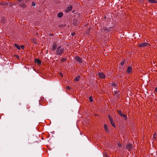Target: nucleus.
<instances>
[{
	"instance_id": "aec40b11",
	"label": "nucleus",
	"mask_w": 157,
	"mask_h": 157,
	"mask_svg": "<svg viewBox=\"0 0 157 157\" xmlns=\"http://www.w3.org/2000/svg\"><path fill=\"white\" fill-rule=\"evenodd\" d=\"M66 60V59L65 58H63L61 59V62H64Z\"/></svg>"
},
{
	"instance_id": "9b49d317",
	"label": "nucleus",
	"mask_w": 157,
	"mask_h": 157,
	"mask_svg": "<svg viewBox=\"0 0 157 157\" xmlns=\"http://www.w3.org/2000/svg\"><path fill=\"white\" fill-rule=\"evenodd\" d=\"M19 5L23 7H26V5L23 2H21L20 4Z\"/></svg>"
},
{
	"instance_id": "dca6fc26",
	"label": "nucleus",
	"mask_w": 157,
	"mask_h": 157,
	"mask_svg": "<svg viewBox=\"0 0 157 157\" xmlns=\"http://www.w3.org/2000/svg\"><path fill=\"white\" fill-rule=\"evenodd\" d=\"M14 46L16 48H17L19 50L20 49V47L18 44H15Z\"/></svg>"
},
{
	"instance_id": "7ed1b4c3",
	"label": "nucleus",
	"mask_w": 157,
	"mask_h": 157,
	"mask_svg": "<svg viewBox=\"0 0 157 157\" xmlns=\"http://www.w3.org/2000/svg\"><path fill=\"white\" fill-rule=\"evenodd\" d=\"M98 75L101 78H104L105 77V75L102 72H100L98 73Z\"/></svg>"
},
{
	"instance_id": "423d86ee",
	"label": "nucleus",
	"mask_w": 157,
	"mask_h": 157,
	"mask_svg": "<svg viewBox=\"0 0 157 157\" xmlns=\"http://www.w3.org/2000/svg\"><path fill=\"white\" fill-rule=\"evenodd\" d=\"M127 73L130 74L132 73V68L131 67H128L127 70Z\"/></svg>"
},
{
	"instance_id": "6ab92c4d",
	"label": "nucleus",
	"mask_w": 157,
	"mask_h": 157,
	"mask_svg": "<svg viewBox=\"0 0 157 157\" xmlns=\"http://www.w3.org/2000/svg\"><path fill=\"white\" fill-rule=\"evenodd\" d=\"M92 97H90L89 98V99L90 102H92L93 101V100H92Z\"/></svg>"
},
{
	"instance_id": "a878e982",
	"label": "nucleus",
	"mask_w": 157,
	"mask_h": 157,
	"mask_svg": "<svg viewBox=\"0 0 157 157\" xmlns=\"http://www.w3.org/2000/svg\"><path fill=\"white\" fill-rule=\"evenodd\" d=\"M21 47L23 49H24V48H25V46L24 45H22L21 46Z\"/></svg>"
},
{
	"instance_id": "bb28decb",
	"label": "nucleus",
	"mask_w": 157,
	"mask_h": 157,
	"mask_svg": "<svg viewBox=\"0 0 157 157\" xmlns=\"http://www.w3.org/2000/svg\"><path fill=\"white\" fill-rule=\"evenodd\" d=\"M155 90L156 93H157V87L155 88Z\"/></svg>"
},
{
	"instance_id": "f3484780",
	"label": "nucleus",
	"mask_w": 157,
	"mask_h": 157,
	"mask_svg": "<svg viewBox=\"0 0 157 157\" xmlns=\"http://www.w3.org/2000/svg\"><path fill=\"white\" fill-rule=\"evenodd\" d=\"M111 124H112V125L114 127H115V124L113 122V121H112V122H111Z\"/></svg>"
},
{
	"instance_id": "2eb2a0df",
	"label": "nucleus",
	"mask_w": 157,
	"mask_h": 157,
	"mask_svg": "<svg viewBox=\"0 0 157 157\" xmlns=\"http://www.w3.org/2000/svg\"><path fill=\"white\" fill-rule=\"evenodd\" d=\"M80 76H78L77 77H76L75 78V80L77 81H78L79 80V79H80Z\"/></svg>"
},
{
	"instance_id": "1a4fd4ad",
	"label": "nucleus",
	"mask_w": 157,
	"mask_h": 157,
	"mask_svg": "<svg viewBox=\"0 0 157 157\" xmlns=\"http://www.w3.org/2000/svg\"><path fill=\"white\" fill-rule=\"evenodd\" d=\"M35 62L38 65H40L41 63L40 60L38 59H35Z\"/></svg>"
},
{
	"instance_id": "0eeeda50",
	"label": "nucleus",
	"mask_w": 157,
	"mask_h": 157,
	"mask_svg": "<svg viewBox=\"0 0 157 157\" xmlns=\"http://www.w3.org/2000/svg\"><path fill=\"white\" fill-rule=\"evenodd\" d=\"M132 146L131 144H128L126 146V149L129 151L131 149Z\"/></svg>"
},
{
	"instance_id": "cd10ccee",
	"label": "nucleus",
	"mask_w": 157,
	"mask_h": 157,
	"mask_svg": "<svg viewBox=\"0 0 157 157\" xmlns=\"http://www.w3.org/2000/svg\"><path fill=\"white\" fill-rule=\"evenodd\" d=\"M155 134H156V133H155L154 135V136H153V138H155Z\"/></svg>"
},
{
	"instance_id": "393cba45",
	"label": "nucleus",
	"mask_w": 157,
	"mask_h": 157,
	"mask_svg": "<svg viewBox=\"0 0 157 157\" xmlns=\"http://www.w3.org/2000/svg\"><path fill=\"white\" fill-rule=\"evenodd\" d=\"M124 61H122L121 63V65H123V64H124Z\"/></svg>"
},
{
	"instance_id": "20e7f679",
	"label": "nucleus",
	"mask_w": 157,
	"mask_h": 157,
	"mask_svg": "<svg viewBox=\"0 0 157 157\" xmlns=\"http://www.w3.org/2000/svg\"><path fill=\"white\" fill-rule=\"evenodd\" d=\"M149 45V43H147L145 42V43H143L140 44L139 45V47H145L146 46H147Z\"/></svg>"
},
{
	"instance_id": "b1692460",
	"label": "nucleus",
	"mask_w": 157,
	"mask_h": 157,
	"mask_svg": "<svg viewBox=\"0 0 157 157\" xmlns=\"http://www.w3.org/2000/svg\"><path fill=\"white\" fill-rule=\"evenodd\" d=\"M32 5V6H35L36 5V4L34 2H33Z\"/></svg>"
},
{
	"instance_id": "f8f14e48",
	"label": "nucleus",
	"mask_w": 157,
	"mask_h": 157,
	"mask_svg": "<svg viewBox=\"0 0 157 157\" xmlns=\"http://www.w3.org/2000/svg\"><path fill=\"white\" fill-rule=\"evenodd\" d=\"M63 13L60 12L58 14L57 16L58 17L60 18L62 17V16H63Z\"/></svg>"
},
{
	"instance_id": "c756f323",
	"label": "nucleus",
	"mask_w": 157,
	"mask_h": 157,
	"mask_svg": "<svg viewBox=\"0 0 157 157\" xmlns=\"http://www.w3.org/2000/svg\"><path fill=\"white\" fill-rule=\"evenodd\" d=\"M74 33H72V34H72V36H74Z\"/></svg>"
},
{
	"instance_id": "f257e3e1",
	"label": "nucleus",
	"mask_w": 157,
	"mask_h": 157,
	"mask_svg": "<svg viewBox=\"0 0 157 157\" xmlns=\"http://www.w3.org/2000/svg\"><path fill=\"white\" fill-rule=\"evenodd\" d=\"M64 53V48H61L60 46H59L56 50V54L57 55H61Z\"/></svg>"
},
{
	"instance_id": "9d476101",
	"label": "nucleus",
	"mask_w": 157,
	"mask_h": 157,
	"mask_svg": "<svg viewBox=\"0 0 157 157\" xmlns=\"http://www.w3.org/2000/svg\"><path fill=\"white\" fill-rule=\"evenodd\" d=\"M104 127L105 131L108 132L109 131L108 127L106 124H105L104 125Z\"/></svg>"
},
{
	"instance_id": "2f4dec72",
	"label": "nucleus",
	"mask_w": 157,
	"mask_h": 157,
	"mask_svg": "<svg viewBox=\"0 0 157 157\" xmlns=\"http://www.w3.org/2000/svg\"><path fill=\"white\" fill-rule=\"evenodd\" d=\"M105 30H107V28H106V29H105Z\"/></svg>"
},
{
	"instance_id": "4468645a",
	"label": "nucleus",
	"mask_w": 157,
	"mask_h": 157,
	"mask_svg": "<svg viewBox=\"0 0 157 157\" xmlns=\"http://www.w3.org/2000/svg\"><path fill=\"white\" fill-rule=\"evenodd\" d=\"M149 2L153 3H156L157 2L155 0H148Z\"/></svg>"
},
{
	"instance_id": "7c9ffc66",
	"label": "nucleus",
	"mask_w": 157,
	"mask_h": 157,
	"mask_svg": "<svg viewBox=\"0 0 157 157\" xmlns=\"http://www.w3.org/2000/svg\"><path fill=\"white\" fill-rule=\"evenodd\" d=\"M23 0H18L19 1H22Z\"/></svg>"
},
{
	"instance_id": "c85d7f7f",
	"label": "nucleus",
	"mask_w": 157,
	"mask_h": 157,
	"mask_svg": "<svg viewBox=\"0 0 157 157\" xmlns=\"http://www.w3.org/2000/svg\"><path fill=\"white\" fill-rule=\"evenodd\" d=\"M113 85L114 86H115V84H114V83H113Z\"/></svg>"
},
{
	"instance_id": "39448f33",
	"label": "nucleus",
	"mask_w": 157,
	"mask_h": 157,
	"mask_svg": "<svg viewBox=\"0 0 157 157\" xmlns=\"http://www.w3.org/2000/svg\"><path fill=\"white\" fill-rule=\"evenodd\" d=\"M72 8V6H70L66 8L65 11L66 12L68 13L69 12L71 11V10Z\"/></svg>"
},
{
	"instance_id": "412c9836",
	"label": "nucleus",
	"mask_w": 157,
	"mask_h": 157,
	"mask_svg": "<svg viewBox=\"0 0 157 157\" xmlns=\"http://www.w3.org/2000/svg\"><path fill=\"white\" fill-rule=\"evenodd\" d=\"M118 146L120 148L121 147V144L120 143H118L117 144Z\"/></svg>"
},
{
	"instance_id": "ddd939ff",
	"label": "nucleus",
	"mask_w": 157,
	"mask_h": 157,
	"mask_svg": "<svg viewBox=\"0 0 157 157\" xmlns=\"http://www.w3.org/2000/svg\"><path fill=\"white\" fill-rule=\"evenodd\" d=\"M57 46V45L56 44H53L52 47V50H55Z\"/></svg>"
},
{
	"instance_id": "4be33fe9",
	"label": "nucleus",
	"mask_w": 157,
	"mask_h": 157,
	"mask_svg": "<svg viewBox=\"0 0 157 157\" xmlns=\"http://www.w3.org/2000/svg\"><path fill=\"white\" fill-rule=\"evenodd\" d=\"M109 119L111 122V121H113V120L111 118L110 116L109 117Z\"/></svg>"
},
{
	"instance_id": "5701e85b",
	"label": "nucleus",
	"mask_w": 157,
	"mask_h": 157,
	"mask_svg": "<svg viewBox=\"0 0 157 157\" xmlns=\"http://www.w3.org/2000/svg\"><path fill=\"white\" fill-rule=\"evenodd\" d=\"M66 88L68 90H70V87L69 86H66Z\"/></svg>"
},
{
	"instance_id": "a211bd4d",
	"label": "nucleus",
	"mask_w": 157,
	"mask_h": 157,
	"mask_svg": "<svg viewBox=\"0 0 157 157\" xmlns=\"http://www.w3.org/2000/svg\"><path fill=\"white\" fill-rule=\"evenodd\" d=\"M114 95H116V96L117 97H118L119 96V94L117 92H115Z\"/></svg>"
},
{
	"instance_id": "f03ea898",
	"label": "nucleus",
	"mask_w": 157,
	"mask_h": 157,
	"mask_svg": "<svg viewBox=\"0 0 157 157\" xmlns=\"http://www.w3.org/2000/svg\"><path fill=\"white\" fill-rule=\"evenodd\" d=\"M117 112L119 114V115L123 117L125 120H126L127 119V115L125 114L122 113L121 111V110H118Z\"/></svg>"
},
{
	"instance_id": "6e6552de",
	"label": "nucleus",
	"mask_w": 157,
	"mask_h": 157,
	"mask_svg": "<svg viewBox=\"0 0 157 157\" xmlns=\"http://www.w3.org/2000/svg\"><path fill=\"white\" fill-rule=\"evenodd\" d=\"M75 59L77 61L79 62V63H81L82 62V59L80 58L79 57L76 56L75 58Z\"/></svg>"
}]
</instances>
